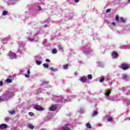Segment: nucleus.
<instances>
[{
    "instance_id": "obj_45",
    "label": "nucleus",
    "mask_w": 130,
    "mask_h": 130,
    "mask_svg": "<svg viewBox=\"0 0 130 130\" xmlns=\"http://www.w3.org/2000/svg\"><path fill=\"white\" fill-rule=\"evenodd\" d=\"M2 100V99L0 98V100Z\"/></svg>"
},
{
    "instance_id": "obj_1",
    "label": "nucleus",
    "mask_w": 130,
    "mask_h": 130,
    "mask_svg": "<svg viewBox=\"0 0 130 130\" xmlns=\"http://www.w3.org/2000/svg\"><path fill=\"white\" fill-rule=\"evenodd\" d=\"M34 108L38 111H42L43 110V108L40 105H35L34 106Z\"/></svg>"
},
{
    "instance_id": "obj_16",
    "label": "nucleus",
    "mask_w": 130,
    "mask_h": 130,
    "mask_svg": "<svg viewBox=\"0 0 130 130\" xmlns=\"http://www.w3.org/2000/svg\"><path fill=\"white\" fill-rule=\"evenodd\" d=\"M58 48L59 50H62L63 51V47H62V46L59 45L58 46Z\"/></svg>"
},
{
    "instance_id": "obj_10",
    "label": "nucleus",
    "mask_w": 130,
    "mask_h": 130,
    "mask_svg": "<svg viewBox=\"0 0 130 130\" xmlns=\"http://www.w3.org/2000/svg\"><path fill=\"white\" fill-rule=\"evenodd\" d=\"M98 112L97 111H94L93 113H92V116H96V115H98Z\"/></svg>"
},
{
    "instance_id": "obj_37",
    "label": "nucleus",
    "mask_w": 130,
    "mask_h": 130,
    "mask_svg": "<svg viewBox=\"0 0 130 130\" xmlns=\"http://www.w3.org/2000/svg\"><path fill=\"white\" fill-rule=\"evenodd\" d=\"M30 74V69H28L27 70V75H29Z\"/></svg>"
},
{
    "instance_id": "obj_27",
    "label": "nucleus",
    "mask_w": 130,
    "mask_h": 130,
    "mask_svg": "<svg viewBox=\"0 0 130 130\" xmlns=\"http://www.w3.org/2000/svg\"><path fill=\"white\" fill-rule=\"evenodd\" d=\"M84 53L86 55L89 54H90V51H86V52H84Z\"/></svg>"
},
{
    "instance_id": "obj_5",
    "label": "nucleus",
    "mask_w": 130,
    "mask_h": 130,
    "mask_svg": "<svg viewBox=\"0 0 130 130\" xmlns=\"http://www.w3.org/2000/svg\"><path fill=\"white\" fill-rule=\"evenodd\" d=\"M113 58H117L118 57V54L116 52H113L112 53Z\"/></svg>"
},
{
    "instance_id": "obj_9",
    "label": "nucleus",
    "mask_w": 130,
    "mask_h": 130,
    "mask_svg": "<svg viewBox=\"0 0 130 130\" xmlns=\"http://www.w3.org/2000/svg\"><path fill=\"white\" fill-rule=\"evenodd\" d=\"M27 126L28 128H30V129H34V126L32 124H28Z\"/></svg>"
},
{
    "instance_id": "obj_7",
    "label": "nucleus",
    "mask_w": 130,
    "mask_h": 130,
    "mask_svg": "<svg viewBox=\"0 0 130 130\" xmlns=\"http://www.w3.org/2000/svg\"><path fill=\"white\" fill-rule=\"evenodd\" d=\"M105 92V94L106 96H109L111 93V91H110L109 90H106Z\"/></svg>"
},
{
    "instance_id": "obj_19",
    "label": "nucleus",
    "mask_w": 130,
    "mask_h": 130,
    "mask_svg": "<svg viewBox=\"0 0 130 130\" xmlns=\"http://www.w3.org/2000/svg\"><path fill=\"white\" fill-rule=\"evenodd\" d=\"M6 82L7 83H12L13 82V80L12 79H6Z\"/></svg>"
},
{
    "instance_id": "obj_43",
    "label": "nucleus",
    "mask_w": 130,
    "mask_h": 130,
    "mask_svg": "<svg viewBox=\"0 0 130 130\" xmlns=\"http://www.w3.org/2000/svg\"><path fill=\"white\" fill-rule=\"evenodd\" d=\"M129 120H130V118H129Z\"/></svg>"
},
{
    "instance_id": "obj_32",
    "label": "nucleus",
    "mask_w": 130,
    "mask_h": 130,
    "mask_svg": "<svg viewBox=\"0 0 130 130\" xmlns=\"http://www.w3.org/2000/svg\"><path fill=\"white\" fill-rule=\"evenodd\" d=\"M111 25H113V26H116V23L115 22H112Z\"/></svg>"
},
{
    "instance_id": "obj_39",
    "label": "nucleus",
    "mask_w": 130,
    "mask_h": 130,
    "mask_svg": "<svg viewBox=\"0 0 130 130\" xmlns=\"http://www.w3.org/2000/svg\"><path fill=\"white\" fill-rule=\"evenodd\" d=\"M39 8V11H40L41 10V8L40 7V6H38Z\"/></svg>"
},
{
    "instance_id": "obj_23",
    "label": "nucleus",
    "mask_w": 130,
    "mask_h": 130,
    "mask_svg": "<svg viewBox=\"0 0 130 130\" xmlns=\"http://www.w3.org/2000/svg\"><path fill=\"white\" fill-rule=\"evenodd\" d=\"M43 66L44 68H49V65H48V64H46V63H44L43 64Z\"/></svg>"
},
{
    "instance_id": "obj_31",
    "label": "nucleus",
    "mask_w": 130,
    "mask_h": 130,
    "mask_svg": "<svg viewBox=\"0 0 130 130\" xmlns=\"http://www.w3.org/2000/svg\"><path fill=\"white\" fill-rule=\"evenodd\" d=\"M9 120H10V118L9 117L5 118V121H9Z\"/></svg>"
},
{
    "instance_id": "obj_2",
    "label": "nucleus",
    "mask_w": 130,
    "mask_h": 130,
    "mask_svg": "<svg viewBox=\"0 0 130 130\" xmlns=\"http://www.w3.org/2000/svg\"><path fill=\"white\" fill-rule=\"evenodd\" d=\"M121 69L123 70L124 71H126V70H128V66L127 64L122 63L120 66Z\"/></svg>"
},
{
    "instance_id": "obj_38",
    "label": "nucleus",
    "mask_w": 130,
    "mask_h": 130,
    "mask_svg": "<svg viewBox=\"0 0 130 130\" xmlns=\"http://www.w3.org/2000/svg\"><path fill=\"white\" fill-rule=\"evenodd\" d=\"M75 3H79V2H80V0H74Z\"/></svg>"
},
{
    "instance_id": "obj_28",
    "label": "nucleus",
    "mask_w": 130,
    "mask_h": 130,
    "mask_svg": "<svg viewBox=\"0 0 130 130\" xmlns=\"http://www.w3.org/2000/svg\"><path fill=\"white\" fill-rule=\"evenodd\" d=\"M2 86H4V82L2 81H0V87H2Z\"/></svg>"
},
{
    "instance_id": "obj_21",
    "label": "nucleus",
    "mask_w": 130,
    "mask_h": 130,
    "mask_svg": "<svg viewBox=\"0 0 130 130\" xmlns=\"http://www.w3.org/2000/svg\"><path fill=\"white\" fill-rule=\"evenodd\" d=\"M107 120H108V121H109L110 122H111V121H112V117H109L107 118Z\"/></svg>"
},
{
    "instance_id": "obj_18",
    "label": "nucleus",
    "mask_w": 130,
    "mask_h": 130,
    "mask_svg": "<svg viewBox=\"0 0 130 130\" xmlns=\"http://www.w3.org/2000/svg\"><path fill=\"white\" fill-rule=\"evenodd\" d=\"M120 19L121 22H122L123 23H125V22L126 21L125 19H124L123 17H120Z\"/></svg>"
},
{
    "instance_id": "obj_41",
    "label": "nucleus",
    "mask_w": 130,
    "mask_h": 130,
    "mask_svg": "<svg viewBox=\"0 0 130 130\" xmlns=\"http://www.w3.org/2000/svg\"><path fill=\"white\" fill-rule=\"evenodd\" d=\"M75 75H78V72L77 71L75 72Z\"/></svg>"
},
{
    "instance_id": "obj_17",
    "label": "nucleus",
    "mask_w": 130,
    "mask_h": 130,
    "mask_svg": "<svg viewBox=\"0 0 130 130\" xmlns=\"http://www.w3.org/2000/svg\"><path fill=\"white\" fill-rule=\"evenodd\" d=\"M87 78L88 79H89V80H92V79H93V77L92 76V75L89 74L87 76Z\"/></svg>"
},
{
    "instance_id": "obj_14",
    "label": "nucleus",
    "mask_w": 130,
    "mask_h": 130,
    "mask_svg": "<svg viewBox=\"0 0 130 130\" xmlns=\"http://www.w3.org/2000/svg\"><path fill=\"white\" fill-rule=\"evenodd\" d=\"M8 11H4L2 13V15L3 16H7V15H8Z\"/></svg>"
},
{
    "instance_id": "obj_44",
    "label": "nucleus",
    "mask_w": 130,
    "mask_h": 130,
    "mask_svg": "<svg viewBox=\"0 0 130 130\" xmlns=\"http://www.w3.org/2000/svg\"><path fill=\"white\" fill-rule=\"evenodd\" d=\"M14 55H16V54H14Z\"/></svg>"
},
{
    "instance_id": "obj_33",
    "label": "nucleus",
    "mask_w": 130,
    "mask_h": 130,
    "mask_svg": "<svg viewBox=\"0 0 130 130\" xmlns=\"http://www.w3.org/2000/svg\"><path fill=\"white\" fill-rule=\"evenodd\" d=\"M29 41H34V38H29Z\"/></svg>"
},
{
    "instance_id": "obj_35",
    "label": "nucleus",
    "mask_w": 130,
    "mask_h": 130,
    "mask_svg": "<svg viewBox=\"0 0 130 130\" xmlns=\"http://www.w3.org/2000/svg\"><path fill=\"white\" fill-rule=\"evenodd\" d=\"M48 82H47V81H44V82H43V84H48Z\"/></svg>"
},
{
    "instance_id": "obj_20",
    "label": "nucleus",
    "mask_w": 130,
    "mask_h": 130,
    "mask_svg": "<svg viewBox=\"0 0 130 130\" xmlns=\"http://www.w3.org/2000/svg\"><path fill=\"white\" fill-rule=\"evenodd\" d=\"M36 63H37V64H38V66H39L40 64H41L42 63V61L36 60Z\"/></svg>"
},
{
    "instance_id": "obj_25",
    "label": "nucleus",
    "mask_w": 130,
    "mask_h": 130,
    "mask_svg": "<svg viewBox=\"0 0 130 130\" xmlns=\"http://www.w3.org/2000/svg\"><path fill=\"white\" fill-rule=\"evenodd\" d=\"M115 19H116V21H119V17H118V15L116 16Z\"/></svg>"
},
{
    "instance_id": "obj_15",
    "label": "nucleus",
    "mask_w": 130,
    "mask_h": 130,
    "mask_svg": "<svg viewBox=\"0 0 130 130\" xmlns=\"http://www.w3.org/2000/svg\"><path fill=\"white\" fill-rule=\"evenodd\" d=\"M126 78H127V75L126 74H124L122 75V79L123 80H125V79H126Z\"/></svg>"
},
{
    "instance_id": "obj_34",
    "label": "nucleus",
    "mask_w": 130,
    "mask_h": 130,
    "mask_svg": "<svg viewBox=\"0 0 130 130\" xmlns=\"http://www.w3.org/2000/svg\"><path fill=\"white\" fill-rule=\"evenodd\" d=\"M46 61L47 62H50V60H49V59H46Z\"/></svg>"
},
{
    "instance_id": "obj_30",
    "label": "nucleus",
    "mask_w": 130,
    "mask_h": 130,
    "mask_svg": "<svg viewBox=\"0 0 130 130\" xmlns=\"http://www.w3.org/2000/svg\"><path fill=\"white\" fill-rule=\"evenodd\" d=\"M104 81V78H102L100 79V83H102Z\"/></svg>"
},
{
    "instance_id": "obj_40",
    "label": "nucleus",
    "mask_w": 130,
    "mask_h": 130,
    "mask_svg": "<svg viewBox=\"0 0 130 130\" xmlns=\"http://www.w3.org/2000/svg\"><path fill=\"white\" fill-rule=\"evenodd\" d=\"M48 25H47V24H45V25H44V27H45V28H46V27H47Z\"/></svg>"
},
{
    "instance_id": "obj_29",
    "label": "nucleus",
    "mask_w": 130,
    "mask_h": 130,
    "mask_svg": "<svg viewBox=\"0 0 130 130\" xmlns=\"http://www.w3.org/2000/svg\"><path fill=\"white\" fill-rule=\"evenodd\" d=\"M111 11V9H107V10H106V13H110Z\"/></svg>"
},
{
    "instance_id": "obj_11",
    "label": "nucleus",
    "mask_w": 130,
    "mask_h": 130,
    "mask_svg": "<svg viewBox=\"0 0 130 130\" xmlns=\"http://www.w3.org/2000/svg\"><path fill=\"white\" fill-rule=\"evenodd\" d=\"M69 68V64H67L63 66V70H68V68Z\"/></svg>"
},
{
    "instance_id": "obj_36",
    "label": "nucleus",
    "mask_w": 130,
    "mask_h": 130,
    "mask_svg": "<svg viewBox=\"0 0 130 130\" xmlns=\"http://www.w3.org/2000/svg\"><path fill=\"white\" fill-rule=\"evenodd\" d=\"M25 78H29V75L25 74Z\"/></svg>"
},
{
    "instance_id": "obj_22",
    "label": "nucleus",
    "mask_w": 130,
    "mask_h": 130,
    "mask_svg": "<svg viewBox=\"0 0 130 130\" xmlns=\"http://www.w3.org/2000/svg\"><path fill=\"white\" fill-rule=\"evenodd\" d=\"M9 112L10 114H15L16 112L15 111V110H12V111H9Z\"/></svg>"
},
{
    "instance_id": "obj_8",
    "label": "nucleus",
    "mask_w": 130,
    "mask_h": 130,
    "mask_svg": "<svg viewBox=\"0 0 130 130\" xmlns=\"http://www.w3.org/2000/svg\"><path fill=\"white\" fill-rule=\"evenodd\" d=\"M80 81L81 82H82V83H86V82H87V79L84 77H81L80 79Z\"/></svg>"
},
{
    "instance_id": "obj_3",
    "label": "nucleus",
    "mask_w": 130,
    "mask_h": 130,
    "mask_svg": "<svg viewBox=\"0 0 130 130\" xmlns=\"http://www.w3.org/2000/svg\"><path fill=\"white\" fill-rule=\"evenodd\" d=\"M56 108H57L56 106L53 105L50 107L49 110L50 111H54L55 110H56Z\"/></svg>"
},
{
    "instance_id": "obj_42",
    "label": "nucleus",
    "mask_w": 130,
    "mask_h": 130,
    "mask_svg": "<svg viewBox=\"0 0 130 130\" xmlns=\"http://www.w3.org/2000/svg\"><path fill=\"white\" fill-rule=\"evenodd\" d=\"M128 2H130V0H128Z\"/></svg>"
},
{
    "instance_id": "obj_6",
    "label": "nucleus",
    "mask_w": 130,
    "mask_h": 130,
    "mask_svg": "<svg viewBox=\"0 0 130 130\" xmlns=\"http://www.w3.org/2000/svg\"><path fill=\"white\" fill-rule=\"evenodd\" d=\"M62 129L63 130H71V128L69 126V125L66 124L62 126Z\"/></svg>"
},
{
    "instance_id": "obj_26",
    "label": "nucleus",
    "mask_w": 130,
    "mask_h": 130,
    "mask_svg": "<svg viewBox=\"0 0 130 130\" xmlns=\"http://www.w3.org/2000/svg\"><path fill=\"white\" fill-rule=\"evenodd\" d=\"M29 115H30V116H33L34 115V113H32V112H29L28 113Z\"/></svg>"
},
{
    "instance_id": "obj_13",
    "label": "nucleus",
    "mask_w": 130,
    "mask_h": 130,
    "mask_svg": "<svg viewBox=\"0 0 130 130\" xmlns=\"http://www.w3.org/2000/svg\"><path fill=\"white\" fill-rule=\"evenodd\" d=\"M86 125L87 128H92V126H91V124H90V123L88 122L86 123Z\"/></svg>"
},
{
    "instance_id": "obj_12",
    "label": "nucleus",
    "mask_w": 130,
    "mask_h": 130,
    "mask_svg": "<svg viewBox=\"0 0 130 130\" xmlns=\"http://www.w3.org/2000/svg\"><path fill=\"white\" fill-rule=\"evenodd\" d=\"M51 72H56V71H57V70L56 69H54L52 67H51L49 68Z\"/></svg>"
},
{
    "instance_id": "obj_24",
    "label": "nucleus",
    "mask_w": 130,
    "mask_h": 130,
    "mask_svg": "<svg viewBox=\"0 0 130 130\" xmlns=\"http://www.w3.org/2000/svg\"><path fill=\"white\" fill-rule=\"evenodd\" d=\"M52 52L53 54H55V53H56V49H53L52 50Z\"/></svg>"
},
{
    "instance_id": "obj_4",
    "label": "nucleus",
    "mask_w": 130,
    "mask_h": 130,
    "mask_svg": "<svg viewBox=\"0 0 130 130\" xmlns=\"http://www.w3.org/2000/svg\"><path fill=\"white\" fill-rule=\"evenodd\" d=\"M8 127V125L7 124H2L0 125V129H5Z\"/></svg>"
}]
</instances>
